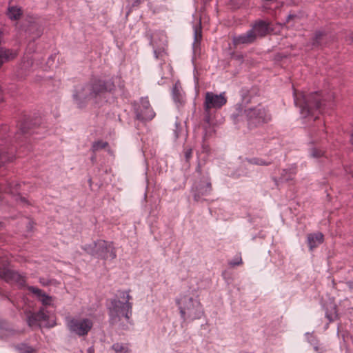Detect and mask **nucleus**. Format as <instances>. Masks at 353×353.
<instances>
[{"instance_id":"obj_1","label":"nucleus","mask_w":353,"mask_h":353,"mask_svg":"<svg viewBox=\"0 0 353 353\" xmlns=\"http://www.w3.org/2000/svg\"><path fill=\"white\" fill-rule=\"evenodd\" d=\"M242 100L241 103L234 106V110L231 114V118L234 123L247 121L250 128L256 127L271 119L270 115L261 105L255 107L249 105L252 101L251 92L247 90H241Z\"/></svg>"},{"instance_id":"obj_2","label":"nucleus","mask_w":353,"mask_h":353,"mask_svg":"<svg viewBox=\"0 0 353 353\" xmlns=\"http://www.w3.org/2000/svg\"><path fill=\"white\" fill-rule=\"evenodd\" d=\"M112 88L113 84L109 81L92 79L88 83L77 85L73 94V99L79 106H81L90 99L103 97L108 92L112 90Z\"/></svg>"},{"instance_id":"obj_3","label":"nucleus","mask_w":353,"mask_h":353,"mask_svg":"<svg viewBox=\"0 0 353 353\" xmlns=\"http://www.w3.org/2000/svg\"><path fill=\"white\" fill-rule=\"evenodd\" d=\"M294 100L296 106L300 108V113L304 117H312L313 120L318 118L316 115L321 112L325 105L324 99L318 92L305 94L303 92H297L294 90Z\"/></svg>"},{"instance_id":"obj_4","label":"nucleus","mask_w":353,"mask_h":353,"mask_svg":"<svg viewBox=\"0 0 353 353\" xmlns=\"http://www.w3.org/2000/svg\"><path fill=\"white\" fill-rule=\"evenodd\" d=\"M119 297L123 301L112 299L109 306L110 322L119 324L123 319L129 320L132 314V303L129 302L131 296L126 292H120Z\"/></svg>"},{"instance_id":"obj_5","label":"nucleus","mask_w":353,"mask_h":353,"mask_svg":"<svg viewBox=\"0 0 353 353\" xmlns=\"http://www.w3.org/2000/svg\"><path fill=\"white\" fill-rule=\"evenodd\" d=\"M181 318L185 321L200 319L203 310L199 301L190 295H183L176 300Z\"/></svg>"},{"instance_id":"obj_6","label":"nucleus","mask_w":353,"mask_h":353,"mask_svg":"<svg viewBox=\"0 0 353 353\" xmlns=\"http://www.w3.org/2000/svg\"><path fill=\"white\" fill-rule=\"evenodd\" d=\"M226 103L225 92L219 94L212 92H205L203 102L204 122L209 125H212L215 111L221 109Z\"/></svg>"},{"instance_id":"obj_7","label":"nucleus","mask_w":353,"mask_h":353,"mask_svg":"<svg viewBox=\"0 0 353 353\" xmlns=\"http://www.w3.org/2000/svg\"><path fill=\"white\" fill-rule=\"evenodd\" d=\"M92 326V321L86 318H71L67 320V327L69 331L79 336L87 335Z\"/></svg>"},{"instance_id":"obj_8","label":"nucleus","mask_w":353,"mask_h":353,"mask_svg":"<svg viewBox=\"0 0 353 353\" xmlns=\"http://www.w3.org/2000/svg\"><path fill=\"white\" fill-rule=\"evenodd\" d=\"M212 190L211 182L208 176H203L199 181H196L192 188L194 201H199L203 196L210 194Z\"/></svg>"},{"instance_id":"obj_9","label":"nucleus","mask_w":353,"mask_h":353,"mask_svg":"<svg viewBox=\"0 0 353 353\" xmlns=\"http://www.w3.org/2000/svg\"><path fill=\"white\" fill-rule=\"evenodd\" d=\"M97 249L96 257L103 260H112L116 258V252L112 242L103 240L94 242Z\"/></svg>"},{"instance_id":"obj_10","label":"nucleus","mask_w":353,"mask_h":353,"mask_svg":"<svg viewBox=\"0 0 353 353\" xmlns=\"http://www.w3.org/2000/svg\"><path fill=\"white\" fill-rule=\"evenodd\" d=\"M134 110L137 119L141 121H150L155 116V112L150 107V102L147 98H141L140 104Z\"/></svg>"},{"instance_id":"obj_11","label":"nucleus","mask_w":353,"mask_h":353,"mask_svg":"<svg viewBox=\"0 0 353 353\" xmlns=\"http://www.w3.org/2000/svg\"><path fill=\"white\" fill-rule=\"evenodd\" d=\"M0 277L7 283L17 284L19 287L24 286L26 282L23 276L6 267L0 268Z\"/></svg>"},{"instance_id":"obj_12","label":"nucleus","mask_w":353,"mask_h":353,"mask_svg":"<svg viewBox=\"0 0 353 353\" xmlns=\"http://www.w3.org/2000/svg\"><path fill=\"white\" fill-rule=\"evenodd\" d=\"M250 30L255 34L256 39L264 37L274 32V28L272 23L264 20H257L254 22Z\"/></svg>"},{"instance_id":"obj_13","label":"nucleus","mask_w":353,"mask_h":353,"mask_svg":"<svg viewBox=\"0 0 353 353\" xmlns=\"http://www.w3.org/2000/svg\"><path fill=\"white\" fill-rule=\"evenodd\" d=\"M256 40L255 34L249 30L247 32L234 37L233 38V43L235 46L239 45H248L254 43Z\"/></svg>"},{"instance_id":"obj_14","label":"nucleus","mask_w":353,"mask_h":353,"mask_svg":"<svg viewBox=\"0 0 353 353\" xmlns=\"http://www.w3.org/2000/svg\"><path fill=\"white\" fill-rule=\"evenodd\" d=\"M28 289L39 299L44 306L51 305L52 301V297L47 295L43 290L33 286H29Z\"/></svg>"},{"instance_id":"obj_15","label":"nucleus","mask_w":353,"mask_h":353,"mask_svg":"<svg viewBox=\"0 0 353 353\" xmlns=\"http://www.w3.org/2000/svg\"><path fill=\"white\" fill-rule=\"evenodd\" d=\"M323 235L321 232L309 234L307 235V243L310 250L317 247L323 242Z\"/></svg>"},{"instance_id":"obj_16","label":"nucleus","mask_w":353,"mask_h":353,"mask_svg":"<svg viewBox=\"0 0 353 353\" xmlns=\"http://www.w3.org/2000/svg\"><path fill=\"white\" fill-rule=\"evenodd\" d=\"M210 153V148L209 145L205 144V143L202 145L201 150L197 152V156L199 159V165L196 168V171L198 172H200V163L201 161L205 162Z\"/></svg>"},{"instance_id":"obj_17","label":"nucleus","mask_w":353,"mask_h":353,"mask_svg":"<svg viewBox=\"0 0 353 353\" xmlns=\"http://www.w3.org/2000/svg\"><path fill=\"white\" fill-rule=\"evenodd\" d=\"M16 54L11 50L6 48L0 49V68L8 61L14 59Z\"/></svg>"},{"instance_id":"obj_18","label":"nucleus","mask_w":353,"mask_h":353,"mask_svg":"<svg viewBox=\"0 0 353 353\" xmlns=\"http://www.w3.org/2000/svg\"><path fill=\"white\" fill-rule=\"evenodd\" d=\"M296 174V166L291 165L289 168L284 169L281 173V179L283 181L292 180Z\"/></svg>"},{"instance_id":"obj_19","label":"nucleus","mask_w":353,"mask_h":353,"mask_svg":"<svg viewBox=\"0 0 353 353\" xmlns=\"http://www.w3.org/2000/svg\"><path fill=\"white\" fill-rule=\"evenodd\" d=\"M12 158L13 157L6 151L5 146L0 145V166L7 161H12Z\"/></svg>"},{"instance_id":"obj_20","label":"nucleus","mask_w":353,"mask_h":353,"mask_svg":"<svg viewBox=\"0 0 353 353\" xmlns=\"http://www.w3.org/2000/svg\"><path fill=\"white\" fill-rule=\"evenodd\" d=\"M112 349L115 353H129L128 346L123 343H114L112 345Z\"/></svg>"},{"instance_id":"obj_21","label":"nucleus","mask_w":353,"mask_h":353,"mask_svg":"<svg viewBox=\"0 0 353 353\" xmlns=\"http://www.w3.org/2000/svg\"><path fill=\"white\" fill-rule=\"evenodd\" d=\"M247 161L250 164L258 165H265V166L269 165L272 163L270 161H268L261 158H257V157L248 159Z\"/></svg>"},{"instance_id":"obj_22","label":"nucleus","mask_w":353,"mask_h":353,"mask_svg":"<svg viewBox=\"0 0 353 353\" xmlns=\"http://www.w3.org/2000/svg\"><path fill=\"white\" fill-rule=\"evenodd\" d=\"M8 14L11 19H17L21 15V10L17 7H10L8 9Z\"/></svg>"},{"instance_id":"obj_23","label":"nucleus","mask_w":353,"mask_h":353,"mask_svg":"<svg viewBox=\"0 0 353 353\" xmlns=\"http://www.w3.org/2000/svg\"><path fill=\"white\" fill-rule=\"evenodd\" d=\"M17 349L19 353H37L34 348L24 343L18 345Z\"/></svg>"},{"instance_id":"obj_24","label":"nucleus","mask_w":353,"mask_h":353,"mask_svg":"<svg viewBox=\"0 0 353 353\" xmlns=\"http://www.w3.org/2000/svg\"><path fill=\"white\" fill-rule=\"evenodd\" d=\"M27 322L30 327L37 325L39 323L35 314L31 312L27 314Z\"/></svg>"},{"instance_id":"obj_25","label":"nucleus","mask_w":353,"mask_h":353,"mask_svg":"<svg viewBox=\"0 0 353 353\" xmlns=\"http://www.w3.org/2000/svg\"><path fill=\"white\" fill-rule=\"evenodd\" d=\"M49 312L46 310V309L44 307H42L39 310V311L37 313H34L37 318V320L39 321V322H41L43 321H46L48 317V313Z\"/></svg>"},{"instance_id":"obj_26","label":"nucleus","mask_w":353,"mask_h":353,"mask_svg":"<svg viewBox=\"0 0 353 353\" xmlns=\"http://www.w3.org/2000/svg\"><path fill=\"white\" fill-rule=\"evenodd\" d=\"M20 188V184L19 183H9L8 187V191H9L11 194H17L18 193V190ZM0 190H5L7 191V189L2 187L1 185H0Z\"/></svg>"},{"instance_id":"obj_27","label":"nucleus","mask_w":353,"mask_h":353,"mask_svg":"<svg viewBox=\"0 0 353 353\" xmlns=\"http://www.w3.org/2000/svg\"><path fill=\"white\" fill-rule=\"evenodd\" d=\"M108 145V142L99 141L94 142L92 144V150L93 152H97L100 150L105 148Z\"/></svg>"},{"instance_id":"obj_28","label":"nucleus","mask_w":353,"mask_h":353,"mask_svg":"<svg viewBox=\"0 0 353 353\" xmlns=\"http://www.w3.org/2000/svg\"><path fill=\"white\" fill-rule=\"evenodd\" d=\"M323 34L321 32H316L313 39L312 46L315 47L321 46V40L323 39Z\"/></svg>"},{"instance_id":"obj_29","label":"nucleus","mask_w":353,"mask_h":353,"mask_svg":"<svg viewBox=\"0 0 353 353\" xmlns=\"http://www.w3.org/2000/svg\"><path fill=\"white\" fill-rule=\"evenodd\" d=\"M82 248L89 254L96 257L97 249L94 247V242L92 244L85 245Z\"/></svg>"},{"instance_id":"obj_30","label":"nucleus","mask_w":353,"mask_h":353,"mask_svg":"<svg viewBox=\"0 0 353 353\" xmlns=\"http://www.w3.org/2000/svg\"><path fill=\"white\" fill-rule=\"evenodd\" d=\"M308 341L311 343V345H313L314 347V350L317 352V353H322L323 352V350H322V348H320L318 345L319 343L318 341L314 339V337H313L312 336H310V337L308 338Z\"/></svg>"},{"instance_id":"obj_31","label":"nucleus","mask_w":353,"mask_h":353,"mask_svg":"<svg viewBox=\"0 0 353 353\" xmlns=\"http://www.w3.org/2000/svg\"><path fill=\"white\" fill-rule=\"evenodd\" d=\"M30 127V123L28 120L24 121L20 125V132L23 134H26L28 133L29 128Z\"/></svg>"},{"instance_id":"obj_32","label":"nucleus","mask_w":353,"mask_h":353,"mask_svg":"<svg viewBox=\"0 0 353 353\" xmlns=\"http://www.w3.org/2000/svg\"><path fill=\"white\" fill-rule=\"evenodd\" d=\"M310 154L312 157L319 158L323 155V152L316 148H313L310 150Z\"/></svg>"},{"instance_id":"obj_33","label":"nucleus","mask_w":353,"mask_h":353,"mask_svg":"<svg viewBox=\"0 0 353 353\" xmlns=\"http://www.w3.org/2000/svg\"><path fill=\"white\" fill-rule=\"evenodd\" d=\"M201 39V27L194 28V45L199 42Z\"/></svg>"},{"instance_id":"obj_34","label":"nucleus","mask_w":353,"mask_h":353,"mask_svg":"<svg viewBox=\"0 0 353 353\" xmlns=\"http://www.w3.org/2000/svg\"><path fill=\"white\" fill-rule=\"evenodd\" d=\"M335 310L336 308L334 307V310ZM336 316L337 314L336 311H334L333 314H329L327 312H326V317L330 320V321H333Z\"/></svg>"},{"instance_id":"obj_35","label":"nucleus","mask_w":353,"mask_h":353,"mask_svg":"<svg viewBox=\"0 0 353 353\" xmlns=\"http://www.w3.org/2000/svg\"><path fill=\"white\" fill-rule=\"evenodd\" d=\"M192 150L191 148L187 149L185 151V158L187 161L190 160V159L192 157Z\"/></svg>"},{"instance_id":"obj_36","label":"nucleus","mask_w":353,"mask_h":353,"mask_svg":"<svg viewBox=\"0 0 353 353\" xmlns=\"http://www.w3.org/2000/svg\"><path fill=\"white\" fill-rule=\"evenodd\" d=\"M241 263H242V259H241V257H239V258H236V259H234V260L231 261L230 262V264L231 265H237L241 264Z\"/></svg>"},{"instance_id":"obj_37","label":"nucleus","mask_w":353,"mask_h":353,"mask_svg":"<svg viewBox=\"0 0 353 353\" xmlns=\"http://www.w3.org/2000/svg\"><path fill=\"white\" fill-rule=\"evenodd\" d=\"M179 124L177 123V122H175V124H174V129H173V131H174V137L175 139H177L178 137H179V133H178V130H179Z\"/></svg>"},{"instance_id":"obj_38","label":"nucleus","mask_w":353,"mask_h":353,"mask_svg":"<svg viewBox=\"0 0 353 353\" xmlns=\"http://www.w3.org/2000/svg\"><path fill=\"white\" fill-rule=\"evenodd\" d=\"M50 281L44 278L40 279V283L43 285H48L50 283Z\"/></svg>"},{"instance_id":"obj_39","label":"nucleus","mask_w":353,"mask_h":353,"mask_svg":"<svg viewBox=\"0 0 353 353\" xmlns=\"http://www.w3.org/2000/svg\"><path fill=\"white\" fill-rule=\"evenodd\" d=\"M54 58H55V56H54V55H51L49 57L48 61L47 62V63L49 65V68H51V66H52L51 62L54 61Z\"/></svg>"},{"instance_id":"obj_40","label":"nucleus","mask_w":353,"mask_h":353,"mask_svg":"<svg viewBox=\"0 0 353 353\" xmlns=\"http://www.w3.org/2000/svg\"><path fill=\"white\" fill-rule=\"evenodd\" d=\"M162 51H161L160 50H157V49H154V55H155V57L156 58H159V56H161V54H162Z\"/></svg>"},{"instance_id":"obj_41","label":"nucleus","mask_w":353,"mask_h":353,"mask_svg":"<svg viewBox=\"0 0 353 353\" xmlns=\"http://www.w3.org/2000/svg\"><path fill=\"white\" fill-rule=\"evenodd\" d=\"M294 17H295V15L289 14L287 18V22H289L291 19H294Z\"/></svg>"},{"instance_id":"obj_42","label":"nucleus","mask_w":353,"mask_h":353,"mask_svg":"<svg viewBox=\"0 0 353 353\" xmlns=\"http://www.w3.org/2000/svg\"><path fill=\"white\" fill-rule=\"evenodd\" d=\"M210 126H211V125H209L208 123H206L205 122L204 129H205V134H204V137H206L207 128H208V127H209V128H210Z\"/></svg>"},{"instance_id":"obj_43","label":"nucleus","mask_w":353,"mask_h":353,"mask_svg":"<svg viewBox=\"0 0 353 353\" xmlns=\"http://www.w3.org/2000/svg\"><path fill=\"white\" fill-rule=\"evenodd\" d=\"M150 44L152 45L153 48H155V44H154V37H152L151 39H150Z\"/></svg>"},{"instance_id":"obj_44","label":"nucleus","mask_w":353,"mask_h":353,"mask_svg":"<svg viewBox=\"0 0 353 353\" xmlns=\"http://www.w3.org/2000/svg\"><path fill=\"white\" fill-rule=\"evenodd\" d=\"M42 34V30H39L37 34V37H39Z\"/></svg>"},{"instance_id":"obj_45","label":"nucleus","mask_w":353,"mask_h":353,"mask_svg":"<svg viewBox=\"0 0 353 353\" xmlns=\"http://www.w3.org/2000/svg\"><path fill=\"white\" fill-rule=\"evenodd\" d=\"M350 141H351L352 144L353 145V130H352V134H351Z\"/></svg>"},{"instance_id":"obj_46","label":"nucleus","mask_w":353,"mask_h":353,"mask_svg":"<svg viewBox=\"0 0 353 353\" xmlns=\"http://www.w3.org/2000/svg\"><path fill=\"white\" fill-rule=\"evenodd\" d=\"M4 228L3 223L0 221V230H2Z\"/></svg>"},{"instance_id":"obj_47","label":"nucleus","mask_w":353,"mask_h":353,"mask_svg":"<svg viewBox=\"0 0 353 353\" xmlns=\"http://www.w3.org/2000/svg\"><path fill=\"white\" fill-rule=\"evenodd\" d=\"M88 353H93V350L92 347L88 348Z\"/></svg>"},{"instance_id":"obj_48","label":"nucleus","mask_w":353,"mask_h":353,"mask_svg":"<svg viewBox=\"0 0 353 353\" xmlns=\"http://www.w3.org/2000/svg\"><path fill=\"white\" fill-rule=\"evenodd\" d=\"M21 201H24V202L26 201L25 198H21Z\"/></svg>"},{"instance_id":"obj_49","label":"nucleus","mask_w":353,"mask_h":353,"mask_svg":"<svg viewBox=\"0 0 353 353\" xmlns=\"http://www.w3.org/2000/svg\"><path fill=\"white\" fill-rule=\"evenodd\" d=\"M94 159H95L94 157H92V158H91L92 161H94Z\"/></svg>"},{"instance_id":"obj_50","label":"nucleus","mask_w":353,"mask_h":353,"mask_svg":"<svg viewBox=\"0 0 353 353\" xmlns=\"http://www.w3.org/2000/svg\"><path fill=\"white\" fill-rule=\"evenodd\" d=\"M349 287L352 288V283H349Z\"/></svg>"},{"instance_id":"obj_51","label":"nucleus","mask_w":353,"mask_h":353,"mask_svg":"<svg viewBox=\"0 0 353 353\" xmlns=\"http://www.w3.org/2000/svg\"><path fill=\"white\" fill-rule=\"evenodd\" d=\"M352 41H353V35H352Z\"/></svg>"}]
</instances>
